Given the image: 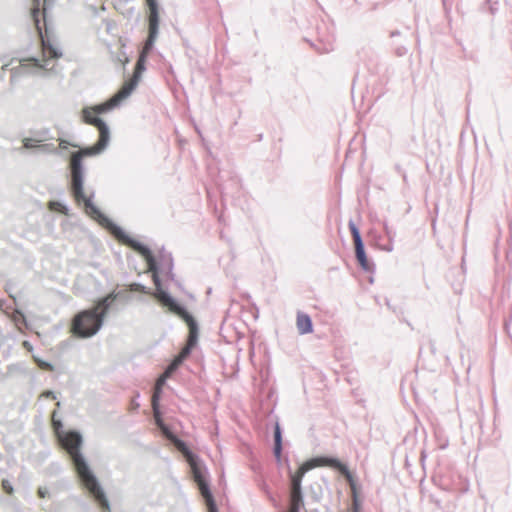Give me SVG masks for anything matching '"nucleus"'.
Returning <instances> with one entry per match:
<instances>
[{"label": "nucleus", "mask_w": 512, "mask_h": 512, "mask_svg": "<svg viewBox=\"0 0 512 512\" xmlns=\"http://www.w3.org/2000/svg\"><path fill=\"white\" fill-rule=\"evenodd\" d=\"M99 106H101V104L85 107L82 110V120L85 123L98 129L99 138L94 145L84 147L81 149V151H75L71 153L70 188L76 202L79 205L82 204L84 206L85 212L89 216L97 219L98 221L108 222L109 219L93 202L94 193L92 192L88 196L84 192L85 168L83 165V157H91L101 154L107 148L110 141V129L107 123L99 117V115L104 114L105 112H100L98 108Z\"/></svg>", "instance_id": "1"}, {"label": "nucleus", "mask_w": 512, "mask_h": 512, "mask_svg": "<svg viewBox=\"0 0 512 512\" xmlns=\"http://www.w3.org/2000/svg\"><path fill=\"white\" fill-rule=\"evenodd\" d=\"M40 15V0H33L31 18L41 40L42 58L30 57L20 61L18 66L11 69V83H15L23 75L50 77L59 74L58 65L55 61L61 58L63 53L59 45L49 36L46 7L42 11L45 32L42 31Z\"/></svg>", "instance_id": "2"}, {"label": "nucleus", "mask_w": 512, "mask_h": 512, "mask_svg": "<svg viewBox=\"0 0 512 512\" xmlns=\"http://www.w3.org/2000/svg\"><path fill=\"white\" fill-rule=\"evenodd\" d=\"M55 416L56 412L54 411L52 414L53 429L57 434L61 445L69 454L82 485L103 511H109L110 504L106 494L98 478L90 468L86 458L81 452V447L83 444V437L81 433L76 430L64 432L62 421L60 419H56Z\"/></svg>", "instance_id": "3"}, {"label": "nucleus", "mask_w": 512, "mask_h": 512, "mask_svg": "<svg viewBox=\"0 0 512 512\" xmlns=\"http://www.w3.org/2000/svg\"><path fill=\"white\" fill-rule=\"evenodd\" d=\"M127 299L128 296L124 291H113L100 298L96 307L82 310L74 315L71 321V332L81 339L93 337L102 328L109 312L114 310L115 301H127Z\"/></svg>", "instance_id": "4"}, {"label": "nucleus", "mask_w": 512, "mask_h": 512, "mask_svg": "<svg viewBox=\"0 0 512 512\" xmlns=\"http://www.w3.org/2000/svg\"><path fill=\"white\" fill-rule=\"evenodd\" d=\"M116 230H117V236L119 237V239L125 245H127L128 247L133 249L135 252L140 254L145 259V261L147 262V265L149 267V270L152 272V279H153L155 288H157V284L155 282V276L160 278L159 274L161 271H166L168 278L172 281H175V275L173 273V267H174L173 257L170 252H167V251H165L164 248H162L159 251L158 256H155L149 246H147L146 244L131 237L121 227L116 226ZM159 280H161V279H159ZM160 282H161L162 288L165 290V288L163 287L162 281H160ZM166 291L168 292L167 289H166ZM154 297L157 299V289H155Z\"/></svg>", "instance_id": "5"}, {"label": "nucleus", "mask_w": 512, "mask_h": 512, "mask_svg": "<svg viewBox=\"0 0 512 512\" xmlns=\"http://www.w3.org/2000/svg\"><path fill=\"white\" fill-rule=\"evenodd\" d=\"M157 284V301L162 306L167 308L171 313L181 318L188 326L189 333L185 345L181 348L180 352L176 355L183 363L192 353V350L198 343L199 338V324L194 316L186 309V307L176 300L169 292L162 288L161 282L155 276Z\"/></svg>", "instance_id": "6"}, {"label": "nucleus", "mask_w": 512, "mask_h": 512, "mask_svg": "<svg viewBox=\"0 0 512 512\" xmlns=\"http://www.w3.org/2000/svg\"><path fill=\"white\" fill-rule=\"evenodd\" d=\"M327 466L340 472L343 477L354 485V478L346 464L333 456H316L302 463L295 472L289 469L290 490L302 491V479L311 469Z\"/></svg>", "instance_id": "7"}, {"label": "nucleus", "mask_w": 512, "mask_h": 512, "mask_svg": "<svg viewBox=\"0 0 512 512\" xmlns=\"http://www.w3.org/2000/svg\"><path fill=\"white\" fill-rule=\"evenodd\" d=\"M190 467L192 479L206 504L208 512H219L210 488L208 470L203 461L189 447L181 452Z\"/></svg>", "instance_id": "8"}, {"label": "nucleus", "mask_w": 512, "mask_h": 512, "mask_svg": "<svg viewBox=\"0 0 512 512\" xmlns=\"http://www.w3.org/2000/svg\"><path fill=\"white\" fill-rule=\"evenodd\" d=\"M138 83L139 80H137V76H132L130 79L124 82V84L121 86V88L114 96H112L107 101L101 103V106L98 107L99 111L110 112L114 108L118 107L123 100H125L132 94V92L138 86Z\"/></svg>", "instance_id": "9"}, {"label": "nucleus", "mask_w": 512, "mask_h": 512, "mask_svg": "<svg viewBox=\"0 0 512 512\" xmlns=\"http://www.w3.org/2000/svg\"><path fill=\"white\" fill-rule=\"evenodd\" d=\"M160 11L148 12V36L144 42L145 52L151 51L159 34Z\"/></svg>", "instance_id": "10"}, {"label": "nucleus", "mask_w": 512, "mask_h": 512, "mask_svg": "<svg viewBox=\"0 0 512 512\" xmlns=\"http://www.w3.org/2000/svg\"><path fill=\"white\" fill-rule=\"evenodd\" d=\"M354 248H355V258H356L359 266L365 272H373L375 265L373 262L369 261V259L367 257L363 240L355 241Z\"/></svg>", "instance_id": "11"}, {"label": "nucleus", "mask_w": 512, "mask_h": 512, "mask_svg": "<svg viewBox=\"0 0 512 512\" xmlns=\"http://www.w3.org/2000/svg\"><path fill=\"white\" fill-rule=\"evenodd\" d=\"M157 428L161 432L162 436L172 442L180 452L189 447L187 443L180 439L166 423L158 426Z\"/></svg>", "instance_id": "12"}, {"label": "nucleus", "mask_w": 512, "mask_h": 512, "mask_svg": "<svg viewBox=\"0 0 512 512\" xmlns=\"http://www.w3.org/2000/svg\"><path fill=\"white\" fill-rule=\"evenodd\" d=\"M273 438H274L273 454H274V457L277 460V462H280L281 456H282V450H283V442H282V429H281L279 422L275 423Z\"/></svg>", "instance_id": "13"}, {"label": "nucleus", "mask_w": 512, "mask_h": 512, "mask_svg": "<svg viewBox=\"0 0 512 512\" xmlns=\"http://www.w3.org/2000/svg\"><path fill=\"white\" fill-rule=\"evenodd\" d=\"M297 329L300 334H308L313 332L312 319L308 314L298 313L296 321Z\"/></svg>", "instance_id": "14"}, {"label": "nucleus", "mask_w": 512, "mask_h": 512, "mask_svg": "<svg viewBox=\"0 0 512 512\" xmlns=\"http://www.w3.org/2000/svg\"><path fill=\"white\" fill-rule=\"evenodd\" d=\"M167 381V376L161 374L155 381L152 390L151 404H160L161 396L163 393V387Z\"/></svg>", "instance_id": "15"}, {"label": "nucleus", "mask_w": 512, "mask_h": 512, "mask_svg": "<svg viewBox=\"0 0 512 512\" xmlns=\"http://www.w3.org/2000/svg\"><path fill=\"white\" fill-rule=\"evenodd\" d=\"M151 51L145 52L144 47L142 48V51L140 52V55L136 61L134 72L132 76H137V80L140 81L142 72L146 69L145 63H146V57Z\"/></svg>", "instance_id": "16"}, {"label": "nucleus", "mask_w": 512, "mask_h": 512, "mask_svg": "<svg viewBox=\"0 0 512 512\" xmlns=\"http://www.w3.org/2000/svg\"><path fill=\"white\" fill-rule=\"evenodd\" d=\"M182 362L176 356L172 359V361L167 365L163 375L167 376V378L171 377L173 373H175L178 368L181 366Z\"/></svg>", "instance_id": "17"}, {"label": "nucleus", "mask_w": 512, "mask_h": 512, "mask_svg": "<svg viewBox=\"0 0 512 512\" xmlns=\"http://www.w3.org/2000/svg\"><path fill=\"white\" fill-rule=\"evenodd\" d=\"M35 152L58 154L57 148L52 143L38 144L35 146Z\"/></svg>", "instance_id": "18"}, {"label": "nucleus", "mask_w": 512, "mask_h": 512, "mask_svg": "<svg viewBox=\"0 0 512 512\" xmlns=\"http://www.w3.org/2000/svg\"><path fill=\"white\" fill-rule=\"evenodd\" d=\"M152 406V411H153V419H154V423L155 425L158 427L162 424H164V420H163V417H162V412H161V409H160V404H151Z\"/></svg>", "instance_id": "19"}, {"label": "nucleus", "mask_w": 512, "mask_h": 512, "mask_svg": "<svg viewBox=\"0 0 512 512\" xmlns=\"http://www.w3.org/2000/svg\"><path fill=\"white\" fill-rule=\"evenodd\" d=\"M349 230L353 239V242L362 240V236L360 234L359 228L356 226L353 220H350L348 223Z\"/></svg>", "instance_id": "20"}, {"label": "nucleus", "mask_w": 512, "mask_h": 512, "mask_svg": "<svg viewBox=\"0 0 512 512\" xmlns=\"http://www.w3.org/2000/svg\"><path fill=\"white\" fill-rule=\"evenodd\" d=\"M51 139L49 129H42L35 132V141L38 143Z\"/></svg>", "instance_id": "21"}, {"label": "nucleus", "mask_w": 512, "mask_h": 512, "mask_svg": "<svg viewBox=\"0 0 512 512\" xmlns=\"http://www.w3.org/2000/svg\"><path fill=\"white\" fill-rule=\"evenodd\" d=\"M497 2L492 0H486L482 6L483 11H488L491 15H494L498 11Z\"/></svg>", "instance_id": "22"}, {"label": "nucleus", "mask_w": 512, "mask_h": 512, "mask_svg": "<svg viewBox=\"0 0 512 512\" xmlns=\"http://www.w3.org/2000/svg\"><path fill=\"white\" fill-rule=\"evenodd\" d=\"M22 143H23V146L21 148H19L20 151L22 149H32L35 151V146L38 145V144H35V143H37L35 141V137L34 138H24L22 140Z\"/></svg>", "instance_id": "23"}, {"label": "nucleus", "mask_w": 512, "mask_h": 512, "mask_svg": "<svg viewBox=\"0 0 512 512\" xmlns=\"http://www.w3.org/2000/svg\"><path fill=\"white\" fill-rule=\"evenodd\" d=\"M52 205L56 211H58L64 215L69 214V208L65 204H63L61 202H53Z\"/></svg>", "instance_id": "24"}, {"label": "nucleus", "mask_w": 512, "mask_h": 512, "mask_svg": "<svg viewBox=\"0 0 512 512\" xmlns=\"http://www.w3.org/2000/svg\"><path fill=\"white\" fill-rule=\"evenodd\" d=\"M52 205L56 211H58L64 215L69 214V208L65 204H63L61 202H53Z\"/></svg>", "instance_id": "25"}, {"label": "nucleus", "mask_w": 512, "mask_h": 512, "mask_svg": "<svg viewBox=\"0 0 512 512\" xmlns=\"http://www.w3.org/2000/svg\"><path fill=\"white\" fill-rule=\"evenodd\" d=\"M131 289L133 291L140 292V293H143V294H149L150 293L149 289L145 285H143L141 283H133L131 285Z\"/></svg>", "instance_id": "26"}, {"label": "nucleus", "mask_w": 512, "mask_h": 512, "mask_svg": "<svg viewBox=\"0 0 512 512\" xmlns=\"http://www.w3.org/2000/svg\"><path fill=\"white\" fill-rule=\"evenodd\" d=\"M148 7V12L160 11V6L157 0H145Z\"/></svg>", "instance_id": "27"}, {"label": "nucleus", "mask_w": 512, "mask_h": 512, "mask_svg": "<svg viewBox=\"0 0 512 512\" xmlns=\"http://www.w3.org/2000/svg\"><path fill=\"white\" fill-rule=\"evenodd\" d=\"M348 483H350V482L348 481ZM349 485L354 490L353 504H352L351 511H360V502H359V500L357 498V494L355 492V484L354 485L349 484Z\"/></svg>", "instance_id": "28"}, {"label": "nucleus", "mask_w": 512, "mask_h": 512, "mask_svg": "<svg viewBox=\"0 0 512 512\" xmlns=\"http://www.w3.org/2000/svg\"><path fill=\"white\" fill-rule=\"evenodd\" d=\"M140 397V393L136 392L135 397L131 400L130 403V411L135 412L139 409L140 403L137 401V399Z\"/></svg>", "instance_id": "29"}, {"label": "nucleus", "mask_w": 512, "mask_h": 512, "mask_svg": "<svg viewBox=\"0 0 512 512\" xmlns=\"http://www.w3.org/2000/svg\"><path fill=\"white\" fill-rule=\"evenodd\" d=\"M2 488L5 491V493H7L9 495H11L14 492V488H13L12 484L8 480L4 479L2 481Z\"/></svg>", "instance_id": "30"}, {"label": "nucleus", "mask_w": 512, "mask_h": 512, "mask_svg": "<svg viewBox=\"0 0 512 512\" xmlns=\"http://www.w3.org/2000/svg\"><path fill=\"white\" fill-rule=\"evenodd\" d=\"M37 494L40 498H46L50 496L49 490L46 487H39Z\"/></svg>", "instance_id": "31"}, {"label": "nucleus", "mask_w": 512, "mask_h": 512, "mask_svg": "<svg viewBox=\"0 0 512 512\" xmlns=\"http://www.w3.org/2000/svg\"><path fill=\"white\" fill-rule=\"evenodd\" d=\"M395 53L397 56L402 57L407 53V49L404 46H400L395 49Z\"/></svg>", "instance_id": "32"}, {"label": "nucleus", "mask_w": 512, "mask_h": 512, "mask_svg": "<svg viewBox=\"0 0 512 512\" xmlns=\"http://www.w3.org/2000/svg\"><path fill=\"white\" fill-rule=\"evenodd\" d=\"M41 396H43V397H45V398L56 399V394H55V392H54V391H52V390H46V391H44V392L42 393V395H41Z\"/></svg>", "instance_id": "33"}, {"label": "nucleus", "mask_w": 512, "mask_h": 512, "mask_svg": "<svg viewBox=\"0 0 512 512\" xmlns=\"http://www.w3.org/2000/svg\"><path fill=\"white\" fill-rule=\"evenodd\" d=\"M41 368L44 369V370H47V371H53L54 370L53 364H51L50 362H46V361L42 362Z\"/></svg>", "instance_id": "34"}, {"label": "nucleus", "mask_w": 512, "mask_h": 512, "mask_svg": "<svg viewBox=\"0 0 512 512\" xmlns=\"http://www.w3.org/2000/svg\"><path fill=\"white\" fill-rule=\"evenodd\" d=\"M429 350H430L431 354H433V355L436 354V344L433 340H429Z\"/></svg>", "instance_id": "35"}, {"label": "nucleus", "mask_w": 512, "mask_h": 512, "mask_svg": "<svg viewBox=\"0 0 512 512\" xmlns=\"http://www.w3.org/2000/svg\"><path fill=\"white\" fill-rule=\"evenodd\" d=\"M384 230H385V233L387 234V236L389 237V239L392 240L393 233H392L391 229L389 228V226L387 225V223H384Z\"/></svg>", "instance_id": "36"}, {"label": "nucleus", "mask_w": 512, "mask_h": 512, "mask_svg": "<svg viewBox=\"0 0 512 512\" xmlns=\"http://www.w3.org/2000/svg\"><path fill=\"white\" fill-rule=\"evenodd\" d=\"M382 250L387 251V252H391L393 250L392 243H389L388 245L382 247Z\"/></svg>", "instance_id": "37"}, {"label": "nucleus", "mask_w": 512, "mask_h": 512, "mask_svg": "<svg viewBox=\"0 0 512 512\" xmlns=\"http://www.w3.org/2000/svg\"><path fill=\"white\" fill-rule=\"evenodd\" d=\"M69 145V143L65 140H60V148L62 149H67V146Z\"/></svg>", "instance_id": "38"}, {"label": "nucleus", "mask_w": 512, "mask_h": 512, "mask_svg": "<svg viewBox=\"0 0 512 512\" xmlns=\"http://www.w3.org/2000/svg\"><path fill=\"white\" fill-rule=\"evenodd\" d=\"M400 35V31L399 30H394L390 33V37H395V36H399Z\"/></svg>", "instance_id": "39"}, {"label": "nucleus", "mask_w": 512, "mask_h": 512, "mask_svg": "<svg viewBox=\"0 0 512 512\" xmlns=\"http://www.w3.org/2000/svg\"><path fill=\"white\" fill-rule=\"evenodd\" d=\"M395 168H396V171H399V172L401 171V168H400V166H399V165H396V167H395Z\"/></svg>", "instance_id": "40"}, {"label": "nucleus", "mask_w": 512, "mask_h": 512, "mask_svg": "<svg viewBox=\"0 0 512 512\" xmlns=\"http://www.w3.org/2000/svg\"><path fill=\"white\" fill-rule=\"evenodd\" d=\"M351 512H360V511H351Z\"/></svg>", "instance_id": "41"}]
</instances>
